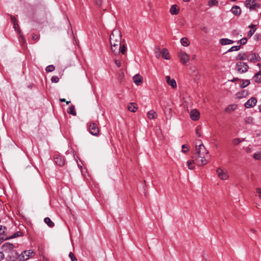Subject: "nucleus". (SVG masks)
<instances>
[{
  "mask_svg": "<svg viewBox=\"0 0 261 261\" xmlns=\"http://www.w3.org/2000/svg\"><path fill=\"white\" fill-rule=\"evenodd\" d=\"M180 43L184 46H188L190 44V41L187 37H183L180 39Z\"/></svg>",
  "mask_w": 261,
  "mask_h": 261,
  "instance_id": "b1692460",
  "label": "nucleus"
},
{
  "mask_svg": "<svg viewBox=\"0 0 261 261\" xmlns=\"http://www.w3.org/2000/svg\"><path fill=\"white\" fill-rule=\"evenodd\" d=\"M196 58V55H192V60H195Z\"/></svg>",
  "mask_w": 261,
  "mask_h": 261,
  "instance_id": "680f3d73",
  "label": "nucleus"
},
{
  "mask_svg": "<svg viewBox=\"0 0 261 261\" xmlns=\"http://www.w3.org/2000/svg\"><path fill=\"white\" fill-rule=\"evenodd\" d=\"M67 111L68 114H71L73 116L76 115V113L75 110V107L73 105H71L69 107V108L68 109Z\"/></svg>",
  "mask_w": 261,
  "mask_h": 261,
  "instance_id": "5701e85b",
  "label": "nucleus"
},
{
  "mask_svg": "<svg viewBox=\"0 0 261 261\" xmlns=\"http://www.w3.org/2000/svg\"><path fill=\"white\" fill-rule=\"evenodd\" d=\"M34 254V252L31 250H25L18 256V258L20 260L25 261L29 259Z\"/></svg>",
  "mask_w": 261,
  "mask_h": 261,
  "instance_id": "7ed1b4c3",
  "label": "nucleus"
},
{
  "mask_svg": "<svg viewBox=\"0 0 261 261\" xmlns=\"http://www.w3.org/2000/svg\"><path fill=\"white\" fill-rule=\"evenodd\" d=\"M126 51V47L125 45H121L120 44V53H121L122 54L124 55L125 54V52Z\"/></svg>",
  "mask_w": 261,
  "mask_h": 261,
  "instance_id": "c9c22d12",
  "label": "nucleus"
},
{
  "mask_svg": "<svg viewBox=\"0 0 261 261\" xmlns=\"http://www.w3.org/2000/svg\"><path fill=\"white\" fill-rule=\"evenodd\" d=\"M237 80H239V79H238V78H234V79L232 80V82H234V81H237Z\"/></svg>",
  "mask_w": 261,
  "mask_h": 261,
  "instance_id": "e2e57ef3",
  "label": "nucleus"
},
{
  "mask_svg": "<svg viewBox=\"0 0 261 261\" xmlns=\"http://www.w3.org/2000/svg\"><path fill=\"white\" fill-rule=\"evenodd\" d=\"M10 18H11V22L13 24V25H16V24H17V23H18L17 20L16 19V18L14 16H13L12 15H10Z\"/></svg>",
  "mask_w": 261,
  "mask_h": 261,
  "instance_id": "e433bc0d",
  "label": "nucleus"
},
{
  "mask_svg": "<svg viewBox=\"0 0 261 261\" xmlns=\"http://www.w3.org/2000/svg\"><path fill=\"white\" fill-rule=\"evenodd\" d=\"M247 55L248 53H240L236 57V59L238 60H247Z\"/></svg>",
  "mask_w": 261,
  "mask_h": 261,
  "instance_id": "f3484780",
  "label": "nucleus"
},
{
  "mask_svg": "<svg viewBox=\"0 0 261 261\" xmlns=\"http://www.w3.org/2000/svg\"><path fill=\"white\" fill-rule=\"evenodd\" d=\"M190 115L193 120L196 121L199 119L200 113L196 109H194L191 111Z\"/></svg>",
  "mask_w": 261,
  "mask_h": 261,
  "instance_id": "f8f14e48",
  "label": "nucleus"
},
{
  "mask_svg": "<svg viewBox=\"0 0 261 261\" xmlns=\"http://www.w3.org/2000/svg\"><path fill=\"white\" fill-rule=\"evenodd\" d=\"M256 99L253 97L248 99L244 106L246 108H250L254 107L256 105Z\"/></svg>",
  "mask_w": 261,
  "mask_h": 261,
  "instance_id": "9d476101",
  "label": "nucleus"
},
{
  "mask_svg": "<svg viewBox=\"0 0 261 261\" xmlns=\"http://www.w3.org/2000/svg\"><path fill=\"white\" fill-rule=\"evenodd\" d=\"M201 30H202L203 32H204L205 33H207L208 32V30L207 29V28H206V27H204L203 28H201Z\"/></svg>",
  "mask_w": 261,
  "mask_h": 261,
  "instance_id": "4d7b16f0",
  "label": "nucleus"
},
{
  "mask_svg": "<svg viewBox=\"0 0 261 261\" xmlns=\"http://www.w3.org/2000/svg\"><path fill=\"white\" fill-rule=\"evenodd\" d=\"M157 116V113L153 110H150L147 113V117L149 119H155Z\"/></svg>",
  "mask_w": 261,
  "mask_h": 261,
  "instance_id": "4be33fe9",
  "label": "nucleus"
},
{
  "mask_svg": "<svg viewBox=\"0 0 261 261\" xmlns=\"http://www.w3.org/2000/svg\"><path fill=\"white\" fill-rule=\"evenodd\" d=\"M69 257L70 258L71 261H77L76 258L72 252L69 253Z\"/></svg>",
  "mask_w": 261,
  "mask_h": 261,
  "instance_id": "79ce46f5",
  "label": "nucleus"
},
{
  "mask_svg": "<svg viewBox=\"0 0 261 261\" xmlns=\"http://www.w3.org/2000/svg\"><path fill=\"white\" fill-rule=\"evenodd\" d=\"M166 80L167 83L172 88H175L176 87V83L174 79H171L170 76L167 75L166 76Z\"/></svg>",
  "mask_w": 261,
  "mask_h": 261,
  "instance_id": "ddd939ff",
  "label": "nucleus"
},
{
  "mask_svg": "<svg viewBox=\"0 0 261 261\" xmlns=\"http://www.w3.org/2000/svg\"><path fill=\"white\" fill-rule=\"evenodd\" d=\"M258 109H259V112H261V105L258 106Z\"/></svg>",
  "mask_w": 261,
  "mask_h": 261,
  "instance_id": "69168bd1",
  "label": "nucleus"
},
{
  "mask_svg": "<svg viewBox=\"0 0 261 261\" xmlns=\"http://www.w3.org/2000/svg\"><path fill=\"white\" fill-rule=\"evenodd\" d=\"M4 258V254L3 253V252L0 251V260H1Z\"/></svg>",
  "mask_w": 261,
  "mask_h": 261,
  "instance_id": "bf43d9fd",
  "label": "nucleus"
},
{
  "mask_svg": "<svg viewBox=\"0 0 261 261\" xmlns=\"http://www.w3.org/2000/svg\"><path fill=\"white\" fill-rule=\"evenodd\" d=\"M258 205H259V204L258 203H256V205H255L256 207L257 208Z\"/></svg>",
  "mask_w": 261,
  "mask_h": 261,
  "instance_id": "774afa93",
  "label": "nucleus"
},
{
  "mask_svg": "<svg viewBox=\"0 0 261 261\" xmlns=\"http://www.w3.org/2000/svg\"><path fill=\"white\" fill-rule=\"evenodd\" d=\"M177 56L179 58L180 62L183 64L186 65L190 60L189 56L182 50H180L178 53Z\"/></svg>",
  "mask_w": 261,
  "mask_h": 261,
  "instance_id": "39448f33",
  "label": "nucleus"
},
{
  "mask_svg": "<svg viewBox=\"0 0 261 261\" xmlns=\"http://www.w3.org/2000/svg\"><path fill=\"white\" fill-rule=\"evenodd\" d=\"M187 150H182V152L185 153V152H187Z\"/></svg>",
  "mask_w": 261,
  "mask_h": 261,
  "instance_id": "338daca9",
  "label": "nucleus"
},
{
  "mask_svg": "<svg viewBox=\"0 0 261 261\" xmlns=\"http://www.w3.org/2000/svg\"><path fill=\"white\" fill-rule=\"evenodd\" d=\"M20 232H17L16 233H15L13 234V235H12L10 238H16L19 236H20Z\"/></svg>",
  "mask_w": 261,
  "mask_h": 261,
  "instance_id": "49530a36",
  "label": "nucleus"
},
{
  "mask_svg": "<svg viewBox=\"0 0 261 261\" xmlns=\"http://www.w3.org/2000/svg\"><path fill=\"white\" fill-rule=\"evenodd\" d=\"M89 130L90 133L93 136H97L99 134V128L97 124L93 122L89 123Z\"/></svg>",
  "mask_w": 261,
  "mask_h": 261,
  "instance_id": "423d86ee",
  "label": "nucleus"
},
{
  "mask_svg": "<svg viewBox=\"0 0 261 261\" xmlns=\"http://www.w3.org/2000/svg\"><path fill=\"white\" fill-rule=\"evenodd\" d=\"M6 227L4 226H3L2 225L0 226V236H3V233L5 232V230L6 229Z\"/></svg>",
  "mask_w": 261,
  "mask_h": 261,
  "instance_id": "c03bdc74",
  "label": "nucleus"
},
{
  "mask_svg": "<svg viewBox=\"0 0 261 261\" xmlns=\"http://www.w3.org/2000/svg\"><path fill=\"white\" fill-rule=\"evenodd\" d=\"M242 93V96H238L239 98H242V97L245 96V95H246L247 94V92H246L245 90H243Z\"/></svg>",
  "mask_w": 261,
  "mask_h": 261,
  "instance_id": "864d4df0",
  "label": "nucleus"
},
{
  "mask_svg": "<svg viewBox=\"0 0 261 261\" xmlns=\"http://www.w3.org/2000/svg\"><path fill=\"white\" fill-rule=\"evenodd\" d=\"M231 12L235 15H239L241 14V10L239 6H234L232 7Z\"/></svg>",
  "mask_w": 261,
  "mask_h": 261,
  "instance_id": "aec40b11",
  "label": "nucleus"
},
{
  "mask_svg": "<svg viewBox=\"0 0 261 261\" xmlns=\"http://www.w3.org/2000/svg\"><path fill=\"white\" fill-rule=\"evenodd\" d=\"M218 4V2L216 0H210L208 2V6L210 7L216 6Z\"/></svg>",
  "mask_w": 261,
  "mask_h": 261,
  "instance_id": "2f4dec72",
  "label": "nucleus"
},
{
  "mask_svg": "<svg viewBox=\"0 0 261 261\" xmlns=\"http://www.w3.org/2000/svg\"><path fill=\"white\" fill-rule=\"evenodd\" d=\"M256 193L258 197L261 199V188H257L256 189Z\"/></svg>",
  "mask_w": 261,
  "mask_h": 261,
  "instance_id": "a18cd8bd",
  "label": "nucleus"
},
{
  "mask_svg": "<svg viewBox=\"0 0 261 261\" xmlns=\"http://www.w3.org/2000/svg\"><path fill=\"white\" fill-rule=\"evenodd\" d=\"M155 56L157 58H159L161 56V54L160 48H158L156 49V50L155 51Z\"/></svg>",
  "mask_w": 261,
  "mask_h": 261,
  "instance_id": "37998d69",
  "label": "nucleus"
},
{
  "mask_svg": "<svg viewBox=\"0 0 261 261\" xmlns=\"http://www.w3.org/2000/svg\"><path fill=\"white\" fill-rule=\"evenodd\" d=\"M250 231L252 233H255L256 232V231L255 230V229L254 228H250Z\"/></svg>",
  "mask_w": 261,
  "mask_h": 261,
  "instance_id": "052dcab7",
  "label": "nucleus"
},
{
  "mask_svg": "<svg viewBox=\"0 0 261 261\" xmlns=\"http://www.w3.org/2000/svg\"><path fill=\"white\" fill-rule=\"evenodd\" d=\"M245 122L247 124H252L253 118L252 117H247L245 118Z\"/></svg>",
  "mask_w": 261,
  "mask_h": 261,
  "instance_id": "473e14b6",
  "label": "nucleus"
},
{
  "mask_svg": "<svg viewBox=\"0 0 261 261\" xmlns=\"http://www.w3.org/2000/svg\"><path fill=\"white\" fill-rule=\"evenodd\" d=\"M111 49L115 55H117L120 53V45L116 47L111 46Z\"/></svg>",
  "mask_w": 261,
  "mask_h": 261,
  "instance_id": "c85d7f7f",
  "label": "nucleus"
},
{
  "mask_svg": "<svg viewBox=\"0 0 261 261\" xmlns=\"http://www.w3.org/2000/svg\"><path fill=\"white\" fill-rule=\"evenodd\" d=\"M200 128V126H197L196 130V134L198 137H201L200 134L199 133V129Z\"/></svg>",
  "mask_w": 261,
  "mask_h": 261,
  "instance_id": "603ef678",
  "label": "nucleus"
},
{
  "mask_svg": "<svg viewBox=\"0 0 261 261\" xmlns=\"http://www.w3.org/2000/svg\"><path fill=\"white\" fill-rule=\"evenodd\" d=\"M7 237H4V236H0V244H1L4 240H7Z\"/></svg>",
  "mask_w": 261,
  "mask_h": 261,
  "instance_id": "09e8293b",
  "label": "nucleus"
},
{
  "mask_svg": "<svg viewBox=\"0 0 261 261\" xmlns=\"http://www.w3.org/2000/svg\"><path fill=\"white\" fill-rule=\"evenodd\" d=\"M170 12L172 15H177L179 12V9L176 5H172L170 9Z\"/></svg>",
  "mask_w": 261,
  "mask_h": 261,
  "instance_id": "dca6fc26",
  "label": "nucleus"
},
{
  "mask_svg": "<svg viewBox=\"0 0 261 261\" xmlns=\"http://www.w3.org/2000/svg\"><path fill=\"white\" fill-rule=\"evenodd\" d=\"M59 78L57 76H53L51 78V81L52 83H57L59 82Z\"/></svg>",
  "mask_w": 261,
  "mask_h": 261,
  "instance_id": "ea45409f",
  "label": "nucleus"
},
{
  "mask_svg": "<svg viewBox=\"0 0 261 261\" xmlns=\"http://www.w3.org/2000/svg\"><path fill=\"white\" fill-rule=\"evenodd\" d=\"M121 40V35L120 32L117 29L114 30L110 37L111 45L114 47L120 45Z\"/></svg>",
  "mask_w": 261,
  "mask_h": 261,
  "instance_id": "f03ea898",
  "label": "nucleus"
},
{
  "mask_svg": "<svg viewBox=\"0 0 261 261\" xmlns=\"http://www.w3.org/2000/svg\"><path fill=\"white\" fill-rule=\"evenodd\" d=\"M162 57L166 59L169 60L170 59V56L168 50L166 48H163L161 51Z\"/></svg>",
  "mask_w": 261,
  "mask_h": 261,
  "instance_id": "412c9836",
  "label": "nucleus"
},
{
  "mask_svg": "<svg viewBox=\"0 0 261 261\" xmlns=\"http://www.w3.org/2000/svg\"><path fill=\"white\" fill-rule=\"evenodd\" d=\"M192 159L195 160V164L199 166L207 164L210 156L208 151L203 144L195 146V152L192 155Z\"/></svg>",
  "mask_w": 261,
  "mask_h": 261,
  "instance_id": "f257e3e1",
  "label": "nucleus"
},
{
  "mask_svg": "<svg viewBox=\"0 0 261 261\" xmlns=\"http://www.w3.org/2000/svg\"><path fill=\"white\" fill-rule=\"evenodd\" d=\"M60 101L61 102H66V104L68 105L70 101H66V100L65 99V98H60Z\"/></svg>",
  "mask_w": 261,
  "mask_h": 261,
  "instance_id": "3c124183",
  "label": "nucleus"
},
{
  "mask_svg": "<svg viewBox=\"0 0 261 261\" xmlns=\"http://www.w3.org/2000/svg\"><path fill=\"white\" fill-rule=\"evenodd\" d=\"M216 172L217 173L218 176L221 180H226L229 177V175L227 174V172L224 171L223 169H222L220 168H218L217 169Z\"/></svg>",
  "mask_w": 261,
  "mask_h": 261,
  "instance_id": "1a4fd4ad",
  "label": "nucleus"
},
{
  "mask_svg": "<svg viewBox=\"0 0 261 261\" xmlns=\"http://www.w3.org/2000/svg\"><path fill=\"white\" fill-rule=\"evenodd\" d=\"M54 161L55 163L59 166H62L65 163L64 159L60 155L55 157Z\"/></svg>",
  "mask_w": 261,
  "mask_h": 261,
  "instance_id": "4468645a",
  "label": "nucleus"
},
{
  "mask_svg": "<svg viewBox=\"0 0 261 261\" xmlns=\"http://www.w3.org/2000/svg\"><path fill=\"white\" fill-rule=\"evenodd\" d=\"M237 108V105L235 104H232L228 106L227 108H225V111L228 113H230L234 110H236Z\"/></svg>",
  "mask_w": 261,
  "mask_h": 261,
  "instance_id": "6ab92c4d",
  "label": "nucleus"
},
{
  "mask_svg": "<svg viewBox=\"0 0 261 261\" xmlns=\"http://www.w3.org/2000/svg\"><path fill=\"white\" fill-rule=\"evenodd\" d=\"M248 65L244 62H239L236 64L237 70L240 73H244L246 72L248 69Z\"/></svg>",
  "mask_w": 261,
  "mask_h": 261,
  "instance_id": "0eeeda50",
  "label": "nucleus"
},
{
  "mask_svg": "<svg viewBox=\"0 0 261 261\" xmlns=\"http://www.w3.org/2000/svg\"><path fill=\"white\" fill-rule=\"evenodd\" d=\"M253 157L254 159L257 160L261 159V151L254 153L253 155Z\"/></svg>",
  "mask_w": 261,
  "mask_h": 261,
  "instance_id": "58836bf2",
  "label": "nucleus"
},
{
  "mask_svg": "<svg viewBox=\"0 0 261 261\" xmlns=\"http://www.w3.org/2000/svg\"><path fill=\"white\" fill-rule=\"evenodd\" d=\"M242 142V140L239 138H235L232 140V143L234 145H238Z\"/></svg>",
  "mask_w": 261,
  "mask_h": 261,
  "instance_id": "4c0bfd02",
  "label": "nucleus"
},
{
  "mask_svg": "<svg viewBox=\"0 0 261 261\" xmlns=\"http://www.w3.org/2000/svg\"><path fill=\"white\" fill-rule=\"evenodd\" d=\"M240 48H241L240 45L233 46L228 49V51L231 52V51H233L239 50L240 49Z\"/></svg>",
  "mask_w": 261,
  "mask_h": 261,
  "instance_id": "72a5a7b5",
  "label": "nucleus"
},
{
  "mask_svg": "<svg viewBox=\"0 0 261 261\" xmlns=\"http://www.w3.org/2000/svg\"><path fill=\"white\" fill-rule=\"evenodd\" d=\"M247 60L251 62L255 63L258 60V55L255 53H248L247 55Z\"/></svg>",
  "mask_w": 261,
  "mask_h": 261,
  "instance_id": "9b49d317",
  "label": "nucleus"
},
{
  "mask_svg": "<svg viewBox=\"0 0 261 261\" xmlns=\"http://www.w3.org/2000/svg\"><path fill=\"white\" fill-rule=\"evenodd\" d=\"M97 5L100 6L102 4L101 0H95Z\"/></svg>",
  "mask_w": 261,
  "mask_h": 261,
  "instance_id": "13d9d810",
  "label": "nucleus"
},
{
  "mask_svg": "<svg viewBox=\"0 0 261 261\" xmlns=\"http://www.w3.org/2000/svg\"><path fill=\"white\" fill-rule=\"evenodd\" d=\"M128 110L132 112H135L137 109L136 104L134 102L130 103L128 106Z\"/></svg>",
  "mask_w": 261,
  "mask_h": 261,
  "instance_id": "a878e982",
  "label": "nucleus"
},
{
  "mask_svg": "<svg viewBox=\"0 0 261 261\" xmlns=\"http://www.w3.org/2000/svg\"><path fill=\"white\" fill-rule=\"evenodd\" d=\"M44 221L50 227H53L55 225L54 223L52 222L50 218L48 217L45 218L44 219Z\"/></svg>",
  "mask_w": 261,
  "mask_h": 261,
  "instance_id": "cd10ccee",
  "label": "nucleus"
},
{
  "mask_svg": "<svg viewBox=\"0 0 261 261\" xmlns=\"http://www.w3.org/2000/svg\"><path fill=\"white\" fill-rule=\"evenodd\" d=\"M13 27L16 31H18L19 30V25L18 23L16 25H13Z\"/></svg>",
  "mask_w": 261,
  "mask_h": 261,
  "instance_id": "5fc2aeb1",
  "label": "nucleus"
},
{
  "mask_svg": "<svg viewBox=\"0 0 261 261\" xmlns=\"http://www.w3.org/2000/svg\"><path fill=\"white\" fill-rule=\"evenodd\" d=\"M38 38H39V37L37 35H36L35 34H32V39L34 40H37L38 39Z\"/></svg>",
  "mask_w": 261,
  "mask_h": 261,
  "instance_id": "8fccbe9b",
  "label": "nucleus"
},
{
  "mask_svg": "<svg viewBox=\"0 0 261 261\" xmlns=\"http://www.w3.org/2000/svg\"><path fill=\"white\" fill-rule=\"evenodd\" d=\"M55 68L54 65H48L46 67V71L47 72H51L55 70Z\"/></svg>",
  "mask_w": 261,
  "mask_h": 261,
  "instance_id": "f704fd0d",
  "label": "nucleus"
},
{
  "mask_svg": "<svg viewBox=\"0 0 261 261\" xmlns=\"http://www.w3.org/2000/svg\"><path fill=\"white\" fill-rule=\"evenodd\" d=\"M254 80L256 83H261V73L260 72H258V73H256L254 75Z\"/></svg>",
  "mask_w": 261,
  "mask_h": 261,
  "instance_id": "bb28decb",
  "label": "nucleus"
},
{
  "mask_svg": "<svg viewBox=\"0 0 261 261\" xmlns=\"http://www.w3.org/2000/svg\"><path fill=\"white\" fill-rule=\"evenodd\" d=\"M233 43V41L227 38H222L220 40V43L222 45L230 44Z\"/></svg>",
  "mask_w": 261,
  "mask_h": 261,
  "instance_id": "a211bd4d",
  "label": "nucleus"
},
{
  "mask_svg": "<svg viewBox=\"0 0 261 261\" xmlns=\"http://www.w3.org/2000/svg\"><path fill=\"white\" fill-rule=\"evenodd\" d=\"M185 148H187V146L185 144L182 145V148L184 149Z\"/></svg>",
  "mask_w": 261,
  "mask_h": 261,
  "instance_id": "0e129e2a",
  "label": "nucleus"
},
{
  "mask_svg": "<svg viewBox=\"0 0 261 261\" xmlns=\"http://www.w3.org/2000/svg\"><path fill=\"white\" fill-rule=\"evenodd\" d=\"M245 5L246 7L249 8L250 10H256L259 8V5L252 0L246 1Z\"/></svg>",
  "mask_w": 261,
  "mask_h": 261,
  "instance_id": "6e6552de",
  "label": "nucleus"
},
{
  "mask_svg": "<svg viewBox=\"0 0 261 261\" xmlns=\"http://www.w3.org/2000/svg\"><path fill=\"white\" fill-rule=\"evenodd\" d=\"M2 250L4 252L8 254V256L11 257V255L13 253L14 251V245L10 243H5L2 246Z\"/></svg>",
  "mask_w": 261,
  "mask_h": 261,
  "instance_id": "20e7f679",
  "label": "nucleus"
},
{
  "mask_svg": "<svg viewBox=\"0 0 261 261\" xmlns=\"http://www.w3.org/2000/svg\"><path fill=\"white\" fill-rule=\"evenodd\" d=\"M249 27L251 28V29L249 31V32H248V36L249 37H250L254 33V32H255V31L256 30V29L254 28V25H252V24L250 26H249Z\"/></svg>",
  "mask_w": 261,
  "mask_h": 261,
  "instance_id": "7c9ffc66",
  "label": "nucleus"
},
{
  "mask_svg": "<svg viewBox=\"0 0 261 261\" xmlns=\"http://www.w3.org/2000/svg\"><path fill=\"white\" fill-rule=\"evenodd\" d=\"M241 82L240 87L242 88H245L250 84V81L248 80H242Z\"/></svg>",
  "mask_w": 261,
  "mask_h": 261,
  "instance_id": "c756f323",
  "label": "nucleus"
},
{
  "mask_svg": "<svg viewBox=\"0 0 261 261\" xmlns=\"http://www.w3.org/2000/svg\"><path fill=\"white\" fill-rule=\"evenodd\" d=\"M247 41V39L246 38H243L241 39V40H240L238 42V43H240L241 45H244V44H245L246 43Z\"/></svg>",
  "mask_w": 261,
  "mask_h": 261,
  "instance_id": "a19ab883",
  "label": "nucleus"
},
{
  "mask_svg": "<svg viewBox=\"0 0 261 261\" xmlns=\"http://www.w3.org/2000/svg\"><path fill=\"white\" fill-rule=\"evenodd\" d=\"M195 163V160L193 159L192 160L188 161L187 162V165L188 166V168L190 170H193L194 169V164Z\"/></svg>",
  "mask_w": 261,
  "mask_h": 261,
  "instance_id": "393cba45",
  "label": "nucleus"
},
{
  "mask_svg": "<svg viewBox=\"0 0 261 261\" xmlns=\"http://www.w3.org/2000/svg\"><path fill=\"white\" fill-rule=\"evenodd\" d=\"M115 63L116 64V66L118 67H120L121 66V62H120V61L118 60H115Z\"/></svg>",
  "mask_w": 261,
  "mask_h": 261,
  "instance_id": "de8ad7c7",
  "label": "nucleus"
},
{
  "mask_svg": "<svg viewBox=\"0 0 261 261\" xmlns=\"http://www.w3.org/2000/svg\"><path fill=\"white\" fill-rule=\"evenodd\" d=\"M133 81L136 85H140L142 83L143 78L140 74H137L134 76Z\"/></svg>",
  "mask_w": 261,
  "mask_h": 261,
  "instance_id": "2eb2a0df",
  "label": "nucleus"
},
{
  "mask_svg": "<svg viewBox=\"0 0 261 261\" xmlns=\"http://www.w3.org/2000/svg\"><path fill=\"white\" fill-rule=\"evenodd\" d=\"M123 75H124L123 72H121V74L119 75V77H118V80H119L120 81H121V80H122V78H123Z\"/></svg>",
  "mask_w": 261,
  "mask_h": 261,
  "instance_id": "6e6d98bb",
  "label": "nucleus"
}]
</instances>
